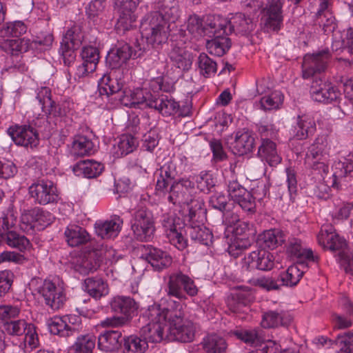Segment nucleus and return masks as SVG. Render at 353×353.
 Segmentation results:
<instances>
[{"instance_id":"58","label":"nucleus","mask_w":353,"mask_h":353,"mask_svg":"<svg viewBox=\"0 0 353 353\" xmlns=\"http://www.w3.org/2000/svg\"><path fill=\"white\" fill-rule=\"evenodd\" d=\"M133 108H150L149 103L153 101L154 95L143 89L131 91Z\"/></svg>"},{"instance_id":"20","label":"nucleus","mask_w":353,"mask_h":353,"mask_svg":"<svg viewBox=\"0 0 353 353\" xmlns=\"http://www.w3.org/2000/svg\"><path fill=\"white\" fill-rule=\"evenodd\" d=\"M168 57L172 65L183 72H188L192 68L193 56L185 48L174 46Z\"/></svg>"},{"instance_id":"37","label":"nucleus","mask_w":353,"mask_h":353,"mask_svg":"<svg viewBox=\"0 0 353 353\" xmlns=\"http://www.w3.org/2000/svg\"><path fill=\"white\" fill-rule=\"evenodd\" d=\"M196 65L199 73L205 78L214 76L217 71L216 62L204 52L201 53L197 57Z\"/></svg>"},{"instance_id":"17","label":"nucleus","mask_w":353,"mask_h":353,"mask_svg":"<svg viewBox=\"0 0 353 353\" xmlns=\"http://www.w3.org/2000/svg\"><path fill=\"white\" fill-rule=\"evenodd\" d=\"M141 258L148 261L157 270L169 267L172 263L171 256L161 249L152 245L143 247Z\"/></svg>"},{"instance_id":"18","label":"nucleus","mask_w":353,"mask_h":353,"mask_svg":"<svg viewBox=\"0 0 353 353\" xmlns=\"http://www.w3.org/2000/svg\"><path fill=\"white\" fill-rule=\"evenodd\" d=\"M103 250H92L80 256L74 262V269L82 274H88L97 270L101 261Z\"/></svg>"},{"instance_id":"8","label":"nucleus","mask_w":353,"mask_h":353,"mask_svg":"<svg viewBox=\"0 0 353 353\" xmlns=\"http://www.w3.org/2000/svg\"><path fill=\"white\" fill-rule=\"evenodd\" d=\"M134 223L132 230L137 239L141 241H149L155 231L152 212L145 207H140L133 214Z\"/></svg>"},{"instance_id":"40","label":"nucleus","mask_w":353,"mask_h":353,"mask_svg":"<svg viewBox=\"0 0 353 353\" xmlns=\"http://www.w3.org/2000/svg\"><path fill=\"white\" fill-rule=\"evenodd\" d=\"M288 251L299 260H307L308 261H316L318 256L314 255L311 249H306L302 246L301 241L297 239L290 240Z\"/></svg>"},{"instance_id":"14","label":"nucleus","mask_w":353,"mask_h":353,"mask_svg":"<svg viewBox=\"0 0 353 353\" xmlns=\"http://www.w3.org/2000/svg\"><path fill=\"white\" fill-rule=\"evenodd\" d=\"M39 292L44 298L46 303L53 310L59 309L66 299L63 289L60 286L57 287L49 280L43 281Z\"/></svg>"},{"instance_id":"50","label":"nucleus","mask_w":353,"mask_h":353,"mask_svg":"<svg viewBox=\"0 0 353 353\" xmlns=\"http://www.w3.org/2000/svg\"><path fill=\"white\" fill-rule=\"evenodd\" d=\"M1 48L8 54L18 55L28 50V43L23 39L20 38L6 39L1 43Z\"/></svg>"},{"instance_id":"41","label":"nucleus","mask_w":353,"mask_h":353,"mask_svg":"<svg viewBox=\"0 0 353 353\" xmlns=\"http://www.w3.org/2000/svg\"><path fill=\"white\" fill-rule=\"evenodd\" d=\"M94 148L92 141L83 135H78L74 138L71 153L74 157H83L90 154Z\"/></svg>"},{"instance_id":"15","label":"nucleus","mask_w":353,"mask_h":353,"mask_svg":"<svg viewBox=\"0 0 353 353\" xmlns=\"http://www.w3.org/2000/svg\"><path fill=\"white\" fill-rule=\"evenodd\" d=\"M243 265L249 270H270L274 265V257L272 253L264 250L254 251L245 256Z\"/></svg>"},{"instance_id":"19","label":"nucleus","mask_w":353,"mask_h":353,"mask_svg":"<svg viewBox=\"0 0 353 353\" xmlns=\"http://www.w3.org/2000/svg\"><path fill=\"white\" fill-rule=\"evenodd\" d=\"M122 225V219L117 215H114L110 220L97 221L94 225L95 231L101 239L115 238L119 234Z\"/></svg>"},{"instance_id":"28","label":"nucleus","mask_w":353,"mask_h":353,"mask_svg":"<svg viewBox=\"0 0 353 353\" xmlns=\"http://www.w3.org/2000/svg\"><path fill=\"white\" fill-rule=\"evenodd\" d=\"M291 321L290 315L285 311L270 310L263 313L261 324L264 328H274L280 325H288Z\"/></svg>"},{"instance_id":"46","label":"nucleus","mask_w":353,"mask_h":353,"mask_svg":"<svg viewBox=\"0 0 353 353\" xmlns=\"http://www.w3.org/2000/svg\"><path fill=\"white\" fill-rule=\"evenodd\" d=\"M230 47V39L220 35H217L214 39L207 43V49L209 53L218 57L223 56Z\"/></svg>"},{"instance_id":"34","label":"nucleus","mask_w":353,"mask_h":353,"mask_svg":"<svg viewBox=\"0 0 353 353\" xmlns=\"http://www.w3.org/2000/svg\"><path fill=\"white\" fill-rule=\"evenodd\" d=\"M325 138L323 137H318L315 142L308 148L305 159L307 165H314L317 161L324 160V158L327 157L325 151Z\"/></svg>"},{"instance_id":"26","label":"nucleus","mask_w":353,"mask_h":353,"mask_svg":"<svg viewBox=\"0 0 353 353\" xmlns=\"http://www.w3.org/2000/svg\"><path fill=\"white\" fill-rule=\"evenodd\" d=\"M258 154L270 166H276L281 161V157L278 154L276 143L269 138L262 139Z\"/></svg>"},{"instance_id":"1","label":"nucleus","mask_w":353,"mask_h":353,"mask_svg":"<svg viewBox=\"0 0 353 353\" xmlns=\"http://www.w3.org/2000/svg\"><path fill=\"white\" fill-rule=\"evenodd\" d=\"M175 309H168V340L182 343L192 342L195 337L198 325L191 320L185 318L183 305L174 302Z\"/></svg>"},{"instance_id":"13","label":"nucleus","mask_w":353,"mask_h":353,"mask_svg":"<svg viewBox=\"0 0 353 353\" xmlns=\"http://www.w3.org/2000/svg\"><path fill=\"white\" fill-rule=\"evenodd\" d=\"M310 94L313 100L324 103H330L336 101L341 93L331 83L316 79L312 81Z\"/></svg>"},{"instance_id":"52","label":"nucleus","mask_w":353,"mask_h":353,"mask_svg":"<svg viewBox=\"0 0 353 353\" xmlns=\"http://www.w3.org/2000/svg\"><path fill=\"white\" fill-rule=\"evenodd\" d=\"M284 99L281 91L276 90L268 95L263 97L260 100L261 108L264 110H272L280 108Z\"/></svg>"},{"instance_id":"32","label":"nucleus","mask_w":353,"mask_h":353,"mask_svg":"<svg viewBox=\"0 0 353 353\" xmlns=\"http://www.w3.org/2000/svg\"><path fill=\"white\" fill-rule=\"evenodd\" d=\"M84 285L85 290L95 299H99L109 292L108 283L100 277H88L85 279Z\"/></svg>"},{"instance_id":"61","label":"nucleus","mask_w":353,"mask_h":353,"mask_svg":"<svg viewBox=\"0 0 353 353\" xmlns=\"http://www.w3.org/2000/svg\"><path fill=\"white\" fill-rule=\"evenodd\" d=\"M188 32L194 38L203 37L205 29L203 27L202 19L197 15L190 16L186 24Z\"/></svg>"},{"instance_id":"48","label":"nucleus","mask_w":353,"mask_h":353,"mask_svg":"<svg viewBox=\"0 0 353 353\" xmlns=\"http://www.w3.org/2000/svg\"><path fill=\"white\" fill-rule=\"evenodd\" d=\"M348 176H353V154L347 155L334 165V177L340 180Z\"/></svg>"},{"instance_id":"42","label":"nucleus","mask_w":353,"mask_h":353,"mask_svg":"<svg viewBox=\"0 0 353 353\" xmlns=\"http://www.w3.org/2000/svg\"><path fill=\"white\" fill-rule=\"evenodd\" d=\"M86 39L82 27L80 25H74L67 30L62 42L70 45L71 48H79L83 43H86Z\"/></svg>"},{"instance_id":"62","label":"nucleus","mask_w":353,"mask_h":353,"mask_svg":"<svg viewBox=\"0 0 353 353\" xmlns=\"http://www.w3.org/2000/svg\"><path fill=\"white\" fill-rule=\"evenodd\" d=\"M26 31L27 26L26 24L23 21H17L8 23L6 26H3L0 30V34L2 37L12 36L19 37L26 33Z\"/></svg>"},{"instance_id":"31","label":"nucleus","mask_w":353,"mask_h":353,"mask_svg":"<svg viewBox=\"0 0 353 353\" xmlns=\"http://www.w3.org/2000/svg\"><path fill=\"white\" fill-rule=\"evenodd\" d=\"M121 345V333L119 331H107L98 339V347L104 352L117 350Z\"/></svg>"},{"instance_id":"4","label":"nucleus","mask_w":353,"mask_h":353,"mask_svg":"<svg viewBox=\"0 0 353 353\" xmlns=\"http://www.w3.org/2000/svg\"><path fill=\"white\" fill-rule=\"evenodd\" d=\"M110 304L112 311L122 316L109 317L103 321L101 325L105 327H119L127 325L137 314L139 308L134 299L127 296H114Z\"/></svg>"},{"instance_id":"9","label":"nucleus","mask_w":353,"mask_h":353,"mask_svg":"<svg viewBox=\"0 0 353 353\" xmlns=\"http://www.w3.org/2000/svg\"><path fill=\"white\" fill-rule=\"evenodd\" d=\"M211 28L214 29V34L222 30L223 33L225 34L234 32L236 34L246 35L253 30L254 24L251 18L239 12L233 15L228 21L219 24L214 23Z\"/></svg>"},{"instance_id":"16","label":"nucleus","mask_w":353,"mask_h":353,"mask_svg":"<svg viewBox=\"0 0 353 353\" xmlns=\"http://www.w3.org/2000/svg\"><path fill=\"white\" fill-rule=\"evenodd\" d=\"M100 94H105L107 97L116 94L118 96L124 85L123 72L121 70L111 71L104 74L100 80Z\"/></svg>"},{"instance_id":"29","label":"nucleus","mask_w":353,"mask_h":353,"mask_svg":"<svg viewBox=\"0 0 353 353\" xmlns=\"http://www.w3.org/2000/svg\"><path fill=\"white\" fill-rule=\"evenodd\" d=\"M103 165L92 160L80 161L72 168L74 173L83 175L86 178H94L99 176L103 170Z\"/></svg>"},{"instance_id":"60","label":"nucleus","mask_w":353,"mask_h":353,"mask_svg":"<svg viewBox=\"0 0 353 353\" xmlns=\"http://www.w3.org/2000/svg\"><path fill=\"white\" fill-rule=\"evenodd\" d=\"M197 188L205 193H209L216 185V181L209 172H201L196 179Z\"/></svg>"},{"instance_id":"11","label":"nucleus","mask_w":353,"mask_h":353,"mask_svg":"<svg viewBox=\"0 0 353 353\" xmlns=\"http://www.w3.org/2000/svg\"><path fill=\"white\" fill-rule=\"evenodd\" d=\"M331 59L329 50H323L313 54H307L303 57L302 72L304 79L325 71Z\"/></svg>"},{"instance_id":"38","label":"nucleus","mask_w":353,"mask_h":353,"mask_svg":"<svg viewBox=\"0 0 353 353\" xmlns=\"http://www.w3.org/2000/svg\"><path fill=\"white\" fill-rule=\"evenodd\" d=\"M176 174L175 165L172 162L164 164L160 169V176L157 181V190L164 191L170 184L173 183L172 181Z\"/></svg>"},{"instance_id":"43","label":"nucleus","mask_w":353,"mask_h":353,"mask_svg":"<svg viewBox=\"0 0 353 353\" xmlns=\"http://www.w3.org/2000/svg\"><path fill=\"white\" fill-rule=\"evenodd\" d=\"M136 10H118L119 18L116 24V29L119 33L124 34L126 31L133 28L136 22Z\"/></svg>"},{"instance_id":"12","label":"nucleus","mask_w":353,"mask_h":353,"mask_svg":"<svg viewBox=\"0 0 353 353\" xmlns=\"http://www.w3.org/2000/svg\"><path fill=\"white\" fill-rule=\"evenodd\" d=\"M7 132L15 144L18 145L32 148L39 144L37 130L30 125L10 126Z\"/></svg>"},{"instance_id":"36","label":"nucleus","mask_w":353,"mask_h":353,"mask_svg":"<svg viewBox=\"0 0 353 353\" xmlns=\"http://www.w3.org/2000/svg\"><path fill=\"white\" fill-rule=\"evenodd\" d=\"M201 345L208 353H225L228 347L225 340L217 334L205 336Z\"/></svg>"},{"instance_id":"45","label":"nucleus","mask_w":353,"mask_h":353,"mask_svg":"<svg viewBox=\"0 0 353 353\" xmlns=\"http://www.w3.org/2000/svg\"><path fill=\"white\" fill-rule=\"evenodd\" d=\"M183 205L187 206L189 220L192 222L199 221V219L205 212L203 199L196 194L190 198V201L184 203Z\"/></svg>"},{"instance_id":"2","label":"nucleus","mask_w":353,"mask_h":353,"mask_svg":"<svg viewBox=\"0 0 353 353\" xmlns=\"http://www.w3.org/2000/svg\"><path fill=\"white\" fill-rule=\"evenodd\" d=\"M143 317L148 321L147 325L141 329L145 341L159 343L163 339H168L167 308L153 304L148 307Z\"/></svg>"},{"instance_id":"35","label":"nucleus","mask_w":353,"mask_h":353,"mask_svg":"<svg viewBox=\"0 0 353 353\" xmlns=\"http://www.w3.org/2000/svg\"><path fill=\"white\" fill-rule=\"evenodd\" d=\"M137 146L135 138L130 134H123L119 141L114 145L113 154L117 158L121 157L132 152Z\"/></svg>"},{"instance_id":"3","label":"nucleus","mask_w":353,"mask_h":353,"mask_svg":"<svg viewBox=\"0 0 353 353\" xmlns=\"http://www.w3.org/2000/svg\"><path fill=\"white\" fill-rule=\"evenodd\" d=\"M140 28L143 38L152 46L165 43L170 32V25L157 12L146 15L143 19Z\"/></svg>"},{"instance_id":"54","label":"nucleus","mask_w":353,"mask_h":353,"mask_svg":"<svg viewBox=\"0 0 353 353\" xmlns=\"http://www.w3.org/2000/svg\"><path fill=\"white\" fill-rule=\"evenodd\" d=\"M263 246L267 248L274 249L281 245L284 241L282 233L277 230L265 231L260 238Z\"/></svg>"},{"instance_id":"55","label":"nucleus","mask_w":353,"mask_h":353,"mask_svg":"<svg viewBox=\"0 0 353 353\" xmlns=\"http://www.w3.org/2000/svg\"><path fill=\"white\" fill-rule=\"evenodd\" d=\"M11 248H16L22 252L29 246V240L23 235L14 231H8L4 234L3 239Z\"/></svg>"},{"instance_id":"63","label":"nucleus","mask_w":353,"mask_h":353,"mask_svg":"<svg viewBox=\"0 0 353 353\" xmlns=\"http://www.w3.org/2000/svg\"><path fill=\"white\" fill-rule=\"evenodd\" d=\"M341 352L353 353V332L339 335L334 341Z\"/></svg>"},{"instance_id":"51","label":"nucleus","mask_w":353,"mask_h":353,"mask_svg":"<svg viewBox=\"0 0 353 353\" xmlns=\"http://www.w3.org/2000/svg\"><path fill=\"white\" fill-rule=\"evenodd\" d=\"M237 339L247 345L257 347L261 341V334L256 329H239L231 332Z\"/></svg>"},{"instance_id":"59","label":"nucleus","mask_w":353,"mask_h":353,"mask_svg":"<svg viewBox=\"0 0 353 353\" xmlns=\"http://www.w3.org/2000/svg\"><path fill=\"white\" fill-rule=\"evenodd\" d=\"M323 179L324 182L319 183L316 186L314 193L318 198L327 199L330 196V188H338L339 179L334 177L333 174L332 176L328 177V179L323 177Z\"/></svg>"},{"instance_id":"33","label":"nucleus","mask_w":353,"mask_h":353,"mask_svg":"<svg viewBox=\"0 0 353 353\" xmlns=\"http://www.w3.org/2000/svg\"><path fill=\"white\" fill-rule=\"evenodd\" d=\"M65 236L71 247L86 243L90 240V235L86 230L78 225H70L65 231Z\"/></svg>"},{"instance_id":"39","label":"nucleus","mask_w":353,"mask_h":353,"mask_svg":"<svg viewBox=\"0 0 353 353\" xmlns=\"http://www.w3.org/2000/svg\"><path fill=\"white\" fill-rule=\"evenodd\" d=\"M295 130V137L298 139H305L314 133L316 130L315 121L310 117H299Z\"/></svg>"},{"instance_id":"22","label":"nucleus","mask_w":353,"mask_h":353,"mask_svg":"<svg viewBox=\"0 0 353 353\" xmlns=\"http://www.w3.org/2000/svg\"><path fill=\"white\" fill-rule=\"evenodd\" d=\"M317 241L324 249L332 251H339V252L347 248L345 239L341 238L334 232H328L327 230H321L317 235Z\"/></svg>"},{"instance_id":"27","label":"nucleus","mask_w":353,"mask_h":353,"mask_svg":"<svg viewBox=\"0 0 353 353\" xmlns=\"http://www.w3.org/2000/svg\"><path fill=\"white\" fill-rule=\"evenodd\" d=\"M193 181L188 178H183L178 181H174L171 184L168 192V200L170 203L174 205H179L182 206L185 202L183 190L184 188H192Z\"/></svg>"},{"instance_id":"64","label":"nucleus","mask_w":353,"mask_h":353,"mask_svg":"<svg viewBox=\"0 0 353 353\" xmlns=\"http://www.w3.org/2000/svg\"><path fill=\"white\" fill-rule=\"evenodd\" d=\"M337 261L346 273L353 274V252L348 247L338 253Z\"/></svg>"},{"instance_id":"49","label":"nucleus","mask_w":353,"mask_h":353,"mask_svg":"<svg viewBox=\"0 0 353 353\" xmlns=\"http://www.w3.org/2000/svg\"><path fill=\"white\" fill-rule=\"evenodd\" d=\"M29 217H31L35 223H37L41 226L50 225L54 219L50 212L39 208H34L28 213L22 214V221H24L25 219H28Z\"/></svg>"},{"instance_id":"56","label":"nucleus","mask_w":353,"mask_h":353,"mask_svg":"<svg viewBox=\"0 0 353 353\" xmlns=\"http://www.w3.org/2000/svg\"><path fill=\"white\" fill-rule=\"evenodd\" d=\"M192 240L203 245H208L211 242L212 234L208 229L199 225L191 226L187 228Z\"/></svg>"},{"instance_id":"57","label":"nucleus","mask_w":353,"mask_h":353,"mask_svg":"<svg viewBox=\"0 0 353 353\" xmlns=\"http://www.w3.org/2000/svg\"><path fill=\"white\" fill-rule=\"evenodd\" d=\"M30 323L24 319H17L7 321L3 324L5 332L10 336H22L28 327Z\"/></svg>"},{"instance_id":"47","label":"nucleus","mask_w":353,"mask_h":353,"mask_svg":"<svg viewBox=\"0 0 353 353\" xmlns=\"http://www.w3.org/2000/svg\"><path fill=\"white\" fill-rule=\"evenodd\" d=\"M148 342L145 339L131 335L124 339L123 353H143L148 349Z\"/></svg>"},{"instance_id":"6","label":"nucleus","mask_w":353,"mask_h":353,"mask_svg":"<svg viewBox=\"0 0 353 353\" xmlns=\"http://www.w3.org/2000/svg\"><path fill=\"white\" fill-rule=\"evenodd\" d=\"M30 197L36 204L46 205L58 203L59 194L55 183L46 179H39L28 188Z\"/></svg>"},{"instance_id":"21","label":"nucleus","mask_w":353,"mask_h":353,"mask_svg":"<svg viewBox=\"0 0 353 353\" xmlns=\"http://www.w3.org/2000/svg\"><path fill=\"white\" fill-rule=\"evenodd\" d=\"M37 99L41 105L43 112L46 114L53 115L54 117H62L65 114V110L57 105L52 99L51 90L48 87H41L37 92Z\"/></svg>"},{"instance_id":"24","label":"nucleus","mask_w":353,"mask_h":353,"mask_svg":"<svg viewBox=\"0 0 353 353\" xmlns=\"http://www.w3.org/2000/svg\"><path fill=\"white\" fill-rule=\"evenodd\" d=\"M67 318L55 316L48 321V329L51 334L62 337H69L79 334V330L76 325L67 323Z\"/></svg>"},{"instance_id":"7","label":"nucleus","mask_w":353,"mask_h":353,"mask_svg":"<svg viewBox=\"0 0 353 353\" xmlns=\"http://www.w3.org/2000/svg\"><path fill=\"white\" fill-rule=\"evenodd\" d=\"M284 0H250L248 6L254 10L262 9L265 18V24L275 30L280 28L283 21L282 7Z\"/></svg>"},{"instance_id":"30","label":"nucleus","mask_w":353,"mask_h":353,"mask_svg":"<svg viewBox=\"0 0 353 353\" xmlns=\"http://www.w3.org/2000/svg\"><path fill=\"white\" fill-rule=\"evenodd\" d=\"M149 106L157 110L162 115L166 117L176 114L179 110V103L168 96L161 97L154 96L153 101H150Z\"/></svg>"},{"instance_id":"23","label":"nucleus","mask_w":353,"mask_h":353,"mask_svg":"<svg viewBox=\"0 0 353 353\" xmlns=\"http://www.w3.org/2000/svg\"><path fill=\"white\" fill-rule=\"evenodd\" d=\"M132 55V50L128 43H124L116 50L110 51L106 57V63L113 70H120L119 68L125 63Z\"/></svg>"},{"instance_id":"44","label":"nucleus","mask_w":353,"mask_h":353,"mask_svg":"<svg viewBox=\"0 0 353 353\" xmlns=\"http://www.w3.org/2000/svg\"><path fill=\"white\" fill-rule=\"evenodd\" d=\"M96 338L92 334L81 335L70 348V353H92Z\"/></svg>"},{"instance_id":"10","label":"nucleus","mask_w":353,"mask_h":353,"mask_svg":"<svg viewBox=\"0 0 353 353\" xmlns=\"http://www.w3.org/2000/svg\"><path fill=\"white\" fill-rule=\"evenodd\" d=\"M161 224L170 243L179 250H183L188 245L187 240L182 234L180 219L174 214H164Z\"/></svg>"},{"instance_id":"5","label":"nucleus","mask_w":353,"mask_h":353,"mask_svg":"<svg viewBox=\"0 0 353 353\" xmlns=\"http://www.w3.org/2000/svg\"><path fill=\"white\" fill-rule=\"evenodd\" d=\"M165 291L168 296L183 301L188 299L187 295L196 296L199 288L190 276L179 270L168 275Z\"/></svg>"},{"instance_id":"25","label":"nucleus","mask_w":353,"mask_h":353,"mask_svg":"<svg viewBox=\"0 0 353 353\" xmlns=\"http://www.w3.org/2000/svg\"><path fill=\"white\" fill-rule=\"evenodd\" d=\"M254 145V137L248 130L238 131L232 143L233 152L237 155H243L251 152Z\"/></svg>"},{"instance_id":"53","label":"nucleus","mask_w":353,"mask_h":353,"mask_svg":"<svg viewBox=\"0 0 353 353\" xmlns=\"http://www.w3.org/2000/svg\"><path fill=\"white\" fill-rule=\"evenodd\" d=\"M302 265L301 263L299 265H291L285 272L281 274L280 280L282 285L287 286L296 285L303 274V271L301 270L299 268Z\"/></svg>"}]
</instances>
